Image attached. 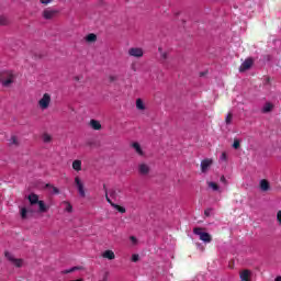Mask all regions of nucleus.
<instances>
[{"label": "nucleus", "instance_id": "nucleus-43", "mask_svg": "<svg viewBox=\"0 0 281 281\" xmlns=\"http://www.w3.org/2000/svg\"><path fill=\"white\" fill-rule=\"evenodd\" d=\"M103 190L105 194H109V190L106 189V184H103Z\"/></svg>", "mask_w": 281, "mask_h": 281}, {"label": "nucleus", "instance_id": "nucleus-51", "mask_svg": "<svg viewBox=\"0 0 281 281\" xmlns=\"http://www.w3.org/2000/svg\"><path fill=\"white\" fill-rule=\"evenodd\" d=\"M104 281H106V280H104Z\"/></svg>", "mask_w": 281, "mask_h": 281}, {"label": "nucleus", "instance_id": "nucleus-32", "mask_svg": "<svg viewBox=\"0 0 281 281\" xmlns=\"http://www.w3.org/2000/svg\"><path fill=\"white\" fill-rule=\"evenodd\" d=\"M139 261V255L134 254L132 255V262H138Z\"/></svg>", "mask_w": 281, "mask_h": 281}, {"label": "nucleus", "instance_id": "nucleus-9", "mask_svg": "<svg viewBox=\"0 0 281 281\" xmlns=\"http://www.w3.org/2000/svg\"><path fill=\"white\" fill-rule=\"evenodd\" d=\"M56 14H58V11H56V10L45 9L43 11V16L46 20L54 19V16H56Z\"/></svg>", "mask_w": 281, "mask_h": 281}, {"label": "nucleus", "instance_id": "nucleus-19", "mask_svg": "<svg viewBox=\"0 0 281 281\" xmlns=\"http://www.w3.org/2000/svg\"><path fill=\"white\" fill-rule=\"evenodd\" d=\"M87 43H95L98 41V35L90 33L86 36Z\"/></svg>", "mask_w": 281, "mask_h": 281}, {"label": "nucleus", "instance_id": "nucleus-17", "mask_svg": "<svg viewBox=\"0 0 281 281\" xmlns=\"http://www.w3.org/2000/svg\"><path fill=\"white\" fill-rule=\"evenodd\" d=\"M29 201H30L31 205H36L38 203V201H40L38 200V195L35 194V193H31L29 195Z\"/></svg>", "mask_w": 281, "mask_h": 281}, {"label": "nucleus", "instance_id": "nucleus-39", "mask_svg": "<svg viewBox=\"0 0 281 281\" xmlns=\"http://www.w3.org/2000/svg\"><path fill=\"white\" fill-rule=\"evenodd\" d=\"M53 188V193L54 194H60V190L56 187H52Z\"/></svg>", "mask_w": 281, "mask_h": 281}, {"label": "nucleus", "instance_id": "nucleus-30", "mask_svg": "<svg viewBox=\"0 0 281 281\" xmlns=\"http://www.w3.org/2000/svg\"><path fill=\"white\" fill-rule=\"evenodd\" d=\"M233 148H235V150H238V148H240V140L235 139L233 143Z\"/></svg>", "mask_w": 281, "mask_h": 281}, {"label": "nucleus", "instance_id": "nucleus-45", "mask_svg": "<svg viewBox=\"0 0 281 281\" xmlns=\"http://www.w3.org/2000/svg\"><path fill=\"white\" fill-rule=\"evenodd\" d=\"M271 82V78L267 77L266 78V83L269 85Z\"/></svg>", "mask_w": 281, "mask_h": 281}, {"label": "nucleus", "instance_id": "nucleus-47", "mask_svg": "<svg viewBox=\"0 0 281 281\" xmlns=\"http://www.w3.org/2000/svg\"><path fill=\"white\" fill-rule=\"evenodd\" d=\"M132 69H133V71H137V69H135V66H132Z\"/></svg>", "mask_w": 281, "mask_h": 281}, {"label": "nucleus", "instance_id": "nucleus-16", "mask_svg": "<svg viewBox=\"0 0 281 281\" xmlns=\"http://www.w3.org/2000/svg\"><path fill=\"white\" fill-rule=\"evenodd\" d=\"M72 168L76 170V172H80V170H82V161L81 160H74L72 161Z\"/></svg>", "mask_w": 281, "mask_h": 281}, {"label": "nucleus", "instance_id": "nucleus-22", "mask_svg": "<svg viewBox=\"0 0 281 281\" xmlns=\"http://www.w3.org/2000/svg\"><path fill=\"white\" fill-rule=\"evenodd\" d=\"M112 207H114V210H117L120 214H126V209L124 206H120L119 204L112 203Z\"/></svg>", "mask_w": 281, "mask_h": 281}, {"label": "nucleus", "instance_id": "nucleus-3", "mask_svg": "<svg viewBox=\"0 0 281 281\" xmlns=\"http://www.w3.org/2000/svg\"><path fill=\"white\" fill-rule=\"evenodd\" d=\"M193 234H195V236H200V240H202V243H210L212 240V235L203 232V228L201 227L193 228Z\"/></svg>", "mask_w": 281, "mask_h": 281}, {"label": "nucleus", "instance_id": "nucleus-40", "mask_svg": "<svg viewBox=\"0 0 281 281\" xmlns=\"http://www.w3.org/2000/svg\"><path fill=\"white\" fill-rule=\"evenodd\" d=\"M76 269H78L77 267H74L69 270H66L65 273H74V271H76Z\"/></svg>", "mask_w": 281, "mask_h": 281}, {"label": "nucleus", "instance_id": "nucleus-8", "mask_svg": "<svg viewBox=\"0 0 281 281\" xmlns=\"http://www.w3.org/2000/svg\"><path fill=\"white\" fill-rule=\"evenodd\" d=\"M212 164H214V160L212 158H205L201 161V172L205 173L210 168H212Z\"/></svg>", "mask_w": 281, "mask_h": 281}, {"label": "nucleus", "instance_id": "nucleus-49", "mask_svg": "<svg viewBox=\"0 0 281 281\" xmlns=\"http://www.w3.org/2000/svg\"><path fill=\"white\" fill-rule=\"evenodd\" d=\"M75 79H76V80H80V78H79V77H76Z\"/></svg>", "mask_w": 281, "mask_h": 281}, {"label": "nucleus", "instance_id": "nucleus-6", "mask_svg": "<svg viewBox=\"0 0 281 281\" xmlns=\"http://www.w3.org/2000/svg\"><path fill=\"white\" fill-rule=\"evenodd\" d=\"M128 56H132V58H142L144 56V49L132 47L128 49Z\"/></svg>", "mask_w": 281, "mask_h": 281}, {"label": "nucleus", "instance_id": "nucleus-42", "mask_svg": "<svg viewBox=\"0 0 281 281\" xmlns=\"http://www.w3.org/2000/svg\"><path fill=\"white\" fill-rule=\"evenodd\" d=\"M109 80H110V82H115L117 80V78H115V76H110Z\"/></svg>", "mask_w": 281, "mask_h": 281}, {"label": "nucleus", "instance_id": "nucleus-27", "mask_svg": "<svg viewBox=\"0 0 281 281\" xmlns=\"http://www.w3.org/2000/svg\"><path fill=\"white\" fill-rule=\"evenodd\" d=\"M20 216H21V218H23V221H25V218H27V209L26 207L21 209Z\"/></svg>", "mask_w": 281, "mask_h": 281}, {"label": "nucleus", "instance_id": "nucleus-14", "mask_svg": "<svg viewBox=\"0 0 281 281\" xmlns=\"http://www.w3.org/2000/svg\"><path fill=\"white\" fill-rule=\"evenodd\" d=\"M90 126L93 128V131H100L102 128V124H100V121L91 120Z\"/></svg>", "mask_w": 281, "mask_h": 281}, {"label": "nucleus", "instance_id": "nucleus-2", "mask_svg": "<svg viewBox=\"0 0 281 281\" xmlns=\"http://www.w3.org/2000/svg\"><path fill=\"white\" fill-rule=\"evenodd\" d=\"M37 104L42 111L49 109V105L52 104V94L44 93L43 97L38 100Z\"/></svg>", "mask_w": 281, "mask_h": 281}, {"label": "nucleus", "instance_id": "nucleus-35", "mask_svg": "<svg viewBox=\"0 0 281 281\" xmlns=\"http://www.w3.org/2000/svg\"><path fill=\"white\" fill-rule=\"evenodd\" d=\"M111 199H115L117 196V192L115 190L110 191Z\"/></svg>", "mask_w": 281, "mask_h": 281}, {"label": "nucleus", "instance_id": "nucleus-48", "mask_svg": "<svg viewBox=\"0 0 281 281\" xmlns=\"http://www.w3.org/2000/svg\"><path fill=\"white\" fill-rule=\"evenodd\" d=\"M46 188H52V184H46Z\"/></svg>", "mask_w": 281, "mask_h": 281}, {"label": "nucleus", "instance_id": "nucleus-26", "mask_svg": "<svg viewBox=\"0 0 281 281\" xmlns=\"http://www.w3.org/2000/svg\"><path fill=\"white\" fill-rule=\"evenodd\" d=\"M9 144L10 146H19V138H16V136H12Z\"/></svg>", "mask_w": 281, "mask_h": 281}, {"label": "nucleus", "instance_id": "nucleus-37", "mask_svg": "<svg viewBox=\"0 0 281 281\" xmlns=\"http://www.w3.org/2000/svg\"><path fill=\"white\" fill-rule=\"evenodd\" d=\"M277 221H278L279 225H281V211H278V213H277Z\"/></svg>", "mask_w": 281, "mask_h": 281}, {"label": "nucleus", "instance_id": "nucleus-11", "mask_svg": "<svg viewBox=\"0 0 281 281\" xmlns=\"http://www.w3.org/2000/svg\"><path fill=\"white\" fill-rule=\"evenodd\" d=\"M138 172L142 176H146L150 172V167L147 164L138 165Z\"/></svg>", "mask_w": 281, "mask_h": 281}, {"label": "nucleus", "instance_id": "nucleus-7", "mask_svg": "<svg viewBox=\"0 0 281 281\" xmlns=\"http://www.w3.org/2000/svg\"><path fill=\"white\" fill-rule=\"evenodd\" d=\"M75 186H77V190L80 196L82 198L87 196V193L85 192V183H82V180H80V177L75 178Z\"/></svg>", "mask_w": 281, "mask_h": 281}, {"label": "nucleus", "instance_id": "nucleus-15", "mask_svg": "<svg viewBox=\"0 0 281 281\" xmlns=\"http://www.w3.org/2000/svg\"><path fill=\"white\" fill-rule=\"evenodd\" d=\"M132 148L139 155L140 157L144 156V150L142 149V145L139 143H133Z\"/></svg>", "mask_w": 281, "mask_h": 281}, {"label": "nucleus", "instance_id": "nucleus-18", "mask_svg": "<svg viewBox=\"0 0 281 281\" xmlns=\"http://www.w3.org/2000/svg\"><path fill=\"white\" fill-rule=\"evenodd\" d=\"M206 184L211 190H213V192H218V190H221V187H218V183L216 182L207 181Z\"/></svg>", "mask_w": 281, "mask_h": 281}, {"label": "nucleus", "instance_id": "nucleus-23", "mask_svg": "<svg viewBox=\"0 0 281 281\" xmlns=\"http://www.w3.org/2000/svg\"><path fill=\"white\" fill-rule=\"evenodd\" d=\"M42 139H43L44 144H49V142H52V135L45 133V134H43Z\"/></svg>", "mask_w": 281, "mask_h": 281}, {"label": "nucleus", "instance_id": "nucleus-36", "mask_svg": "<svg viewBox=\"0 0 281 281\" xmlns=\"http://www.w3.org/2000/svg\"><path fill=\"white\" fill-rule=\"evenodd\" d=\"M50 2L52 0H40V3H42V5H49Z\"/></svg>", "mask_w": 281, "mask_h": 281}, {"label": "nucleus", "instance_id": "nucleus-50", "mask_svg": "<svg viewBox=\"0 0 281 281\" xmlns=\"http://www.w3.org/2000/svg\"><path fill=\"white\" fill-rule=\"evenodd\" d=\"M200 76H203V72H200Z\"/></svg>", "mask_w": 281, "mask_h": 281}, {"label": "nucleus", "instance_id": "nucleus-33", "mask_svg": "<svg viewBox=\"0 0 281 281\" xmlns=\"http://www.w3.org/2000/svg\"><path fill=\"white\" fill-rule=\"evenodd\" d=\"M220 159H221V161H227V154L225 151H223Z\"/></svg>", "mask_w": 281, "mask_h": 281}, {"label": "nucleus", "instance_id": "nucleus-24", "mask_svg": "<svg viewBox=\"0 0 281 281\" xmlns=\"http://www.w3.org/2000/svg\"><path fill=\"white\" fill-rule=\"evenodd\" d=\"M64 205H66L65 212H68L69 214L74 212V206L71 205V203L64 202Z\"/></svg>", "mask_w": 281, "mask_h": 281}, {"label": "nucleus", "instance_id": "nucleus-28", "mask_svg": "<svg viewBox=\"0 0 281 281\" xmlns=\"http://www.w3.org/2000/svg\"><path fill=\"white\" fill-rule=\"evenodd\" d=\"M159 53H160V56H161V59L162 60H167L168 59V53L164 52L161 49V47L158 48Z\"/></svg>", "mask_w": 281, "mask_h": 281}, {"label": "nucleus", "instance_id": "nucleus-46", "mask_svg": "<svg viewBox=\"0 0 281 281\" xmlns=\"http://www.w3.org/2000/svg\"><path fill=\"white\" fill-rule=\"evenodd\" d=\"M274 281H281V277H277Z\"/></svg>", "mask_w": 281, "mask_h": 281}, {"label": "nucleus", "instance_id": "nucleus-25", "mask_svg": "<svg viewBox=\"0 0 281 281\" xmlns=\"http://www.w3.org/2000/svg\"><path fill=\"white\" fill-rule=\"evenodd\" d=\"M273 110V104L271 103H266V105L263 106V113H270V111Z\"/></svg>", "mask_w": 281, "mask_h": 281}, {"label": "nucleus", "instance_id": "nucleus-13", "mask_svg": "<svg viewBox=\"0 0 281 281\" xmlns=\"http://www.w3.org/2000/svg\"><path fill=\"white\" fill-rule=\"evenodd\" d=\"M102 258H105L106 260H115V252H113V250H105L102 252Z\"/></svg>", "mask_w": 281, "mask_h": 281}, {"label": "nucleus", "instance_id": "nucleus-41", "mask_svg": "<svg viewBox=\"0 0 281 281\" xmlns=\"http://www.w3.org/2000/svg\"><path fill=\"white\" fill-rule=\"evenodd\" d=\"M105 200L108 203H110V205H112L113 201H111V198H109V193L105 194Z\"/></svg>", "mask_w": 281, "mask_h": 281}, {"label": "nucleus", "instance_id": "nucleus-12", "mask_svg": "<svg viewBox=\"0 0 281 281\" xmlns=\"http://www.w3.org/2000/svg\"><path fill=\"white\" fill-rule=\"evenodd\" d=\"M261 192H269L271 190V184H269V180L262 179L259 183Z\"/></svg>", "mask_w": 281, "mask_h": 281}, {"label": "nucleus", "instance_id": "nucleus-38", "mask_svg": "<svg viewBox=\"0 0 281 281\" xmlns=\"http://www.w3.org/2000/svg\"><path fill=\"white\" fill-rule=\"evenodd\" d=\"M220 181H221L222 183H224L225 186H227V179L225 178V176H222V177L220 178Z\"/></svg>", "mask_w": 281, "mask_h": 281}, {"label": "nucleus", "instance_id": "nucleus-20", "mask_svg": "<svg viewBox=\"0 0 281 281\" xmlns=\"http://www.w3.org/2000/svg\"><path fill=\"white\" fill-rule=\"evenodd\" d=\"M136 109H138V111H146V105L142 99L136 100Z\"/></svg>", "mask_w": 281, "mask_h": 281}, {"label": "nucleus", "instance_id": "nucleus-29", "mask_svg": "<svg viewBox=\"0 0 281 281\" xmlns=\"http://www.w3.org/2000/svg\"><path fill=\"white\" fill-rule=\"evenodd\" d=\"M233 117H234V114H232V112H229V113L226 115L225 122H226L227 125L232 124Z\"/></svg>", "mask_w": 281, "mask_h": 281}, {"label": "nucleus", "instance_id": "nucleus-31", "mask_svg": "<svg viewBox=\"0 0 281 281\" xmlns=\"http://www.w3.org/2000/svg\"><path fill=\"white\" fill-rule=\"evenodd\" d=\"M0 25H8V18L5 16H0Z\"/></svg>", "mask_w": 281, "mask_h": 281}, {"label": "nucleus", "instance_id": "nucleus-34", "mask_svg": "<svg viewBox=\"0 0 281 281\" xmlns=\"http://www.w3.org/2000/svg\"><path fill=\"white\" fill-rule=\"evenodd\" d=\"M204 215H205L206 217L212 216V209H206V210L204 211Z\"/></svg>", "mask_w": 281, "mask_h": 281}, {"label": "nucleus", "instance_id": "nucleus-21", "mask_svg": "<svg viewBox=\"0 0 281 281\" xmlns=\"http://www.w3.org/2000/svg\"><path fill=\"white\" fill-rule=\"evenodd\" d=\"M37 205L40 207L41 213H45V212H47V210H49V207H47V205H45V202L43 200H40Z\"/></svg>", "mask_w": 281, "mask_h": 281}, {"label": "nucleus", "instance_id": "nucleus-44", "mask_svg": "<svg viewBox=\"0 0 281 281\" xmlns=\"http://www.w3.org/2000/svg\"><path fill=\"white\" fill-rule=\"evenodd\" d=\"M131 240H132L133 243H137V238H135V236H131Z\"/></svg>", "mask_w": 281, "mask_h": 281}, {"label": "nucleus", "instance_id": "nucleus-5", "mask_svg": "<svg viewBox=\"0 0 281 281\" xmlns=\"http://www.w3.org/2000/svg\"><path fill=\"white\" fill-rule=\"evenodd\" d=\"M4 256H5L7 260H9V262L14 265V267H23V260L14 258L13 254L5 251Z\"/></svg>", "mask_w": 281, "mask_h": 281}, {"label": "nucleus", "instance_id": "nucleus-4", "mask_svg": "<svg viewBox=\"0 0 281 281\" xmlns=\"http://www.w3.org/2000/svg\"><path fill=\"white\" fill-rule=\"evenodd\" d=\"M254 67V58L248 57L245 61L239 66V72L245 74V71H249V68Z\"/></svg>", "mask_w": 281, "mask_h": 281}, {"label": "nucleus", "instance_id": "nucleus-10", "mask_svg": "<svg viewBox=\"0 0 281 281\" xmlns=\"http://www.w3.org/2000/svg\"><path fill=\"white\" fill-rule=\"evenodd\" d=\"M241 281H251V270L245 269L239 273Z\"/></svg>", "mask_w": 281, "mask_h": 281}, {"label": "nucleus", "instance_id": "nucleus-1", "mask_svg": "<svg viewBox=\"0 0 281 281\" xmlns=\"http://www.w3.org/2000/svg\"><path fill=\"white\" fill-rule=\"evenodd\" d=\"M15 78L16 76H14V72L10 70H3L0 72V82L2 87H11L12 85H14Z\"/></svg>", "mask_w": 281, "mask_h": 281}]
</instances>
